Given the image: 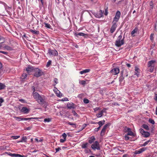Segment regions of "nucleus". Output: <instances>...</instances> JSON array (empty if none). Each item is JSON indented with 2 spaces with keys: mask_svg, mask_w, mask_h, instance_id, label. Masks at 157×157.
Masks as SVG:
<instances>
[{
  "mask_svg": "<svg viewBox=\"0 0 157 157\" xmlns=\"http://www.w3.org/2000/svg\"><path fill=\"white\" fill-rule=\"evenodd\" d=\"M79 83L82 85H85L86 83V81L84 80H80L79 81Z\"/></svg>",
  "mask_w": 157,
  "mask_h": 157,
  "instance_id": "37998d69",
  "label": "nucleus"
},
{
  "mask_svg": "<svg viewBox=\"0 0 157 157\" xmlns=\"http://www.w3.org/2000/svg\"><path fill=\"white\" fill-rule=\"evenodd\" d=\"M117 27V25L115 24H113L111 27L110 29V32L111 33H113Z\"/></svg>",
  "mask_w": 157,
  "mask_h": 157,
  "instance_id": "dca6fc26",
  "label": "nucleus"
},
{
  "mask_svg": "<svg viewBox=\"0 0 157 157\" xmlns=\"http://www.w3.org/2000/svg\"><path fill=\"white\" fill-rule=\"evenodd\" d=\"M22 77H23V78H25L27 77V75L25 73H23L22 75Z\"/></svg>",
  "mask_w": 157,
  "mask_h": 157,
  "instance_id": "bf43d9fd",
  "label": "nucleus"
},
{
  "mask_svg": "<svg viewBox=\"0 0 157 157\" xmlns=\"http://www.w3.org/2000/svg\"><path fill=\"white\" fill-rule=\"evenodd\" d=\"M126 66L128 67H131V65L130 64H129V63H127L126 64Z\"/></svg>",
  "mask_w": 157,
  "mask_h": 157,
  "instance_id": "774afa93",
  "label": "nucleus"
},
{
  "mask_svg": "<svg viewBox=\"0 0 157 157\" xmlns=\"http://www.w3.org/2000/svg\"><path fill=\"white\" fill-rule=\"evenodd\" d=\"M48 53L50 56L52 55L54 56H57L58 53L56 50H52L49 49L48 50Z\"/></svg>",
  "mask_w": 157,
  "mask_h": 157,
  "instance_id": "1a4fd4ad",
  "label": "nucleus"
},
{
  "mask_svg": "<svg viewBox=\"0 0 157 157\" xmlns=\"http://www.w3.org/2000/svg\"><path fill=\"white\" fill-rule=\"evenodd\" d=\"M121 74H122L121 76H120L119 78V81L120 82H121L123 81V80H124V78L123 76L122 72Z\"/></svg>",
  "mask_w": 157,
  "mask_h": 157,
  "instance_id": "e433bc0d",
  "label": "nucleus"
},
{
  "mask_svg": "<svg viewBox=\"0 0 157 157\" xmlns=\"http://www.w3.org/2000/svg\"><path fill=\"white\" fill-rule=\"evenodd\" d=\"M62 136L63 137V138L65 139H66V138L67 137V135L66 134V133H64L62 135Z\"/></svg>",
  "mask_w": 157,
  "mask_h": 157,
  "instance_id": "864d4df0",
  "label": "nucleus"
},
{
  "mask_svg": "<svg viewBox=\"0 0 157 157\" xmlns=\"http://www.w3.org/2000/svg\"><path fill=\"white\" fill-rule=\"evenodd\" d=\"M106 109H104L102 110L99 113L96 115V116L98 117H100L102 116L103 113L104 112H106Z\"/></svg>",
  "mask_w": 157,
  "mask_h": 157,
  "instance_id": "4468645a",
  "label": "nucleus"
},
{
  "mask_svg": "<svg viewBox=\"0 0 157 157\" xmlns=\"http://www.w3.org/2000/svg\"><path fill=\"white\" fill-rule=\"evenodd\" d=\"M21 111L24 113L26 114L29 113V110L26 107H23L21 110Z\"/></svg>",
  "mask_w": 157,
  "mask_h": 157,
  "instance_id": "2eb2a0df",
  "label": "nucleus"
},
{
  "mask_svg": "<svg viewBox=\"0 0 157 157\" xmlns=\"http://www.w3.org/2000/svg\"><path fill=\"white\" fill-rule=\"evenodd\" d=\"M5 84L2 83H0V90L4 89L6 87Z\"/></svg>",
  "mask_w": 157,
  "mask_h": 157,
  "instance_id": "cd10ccee",
  "label": "nucleus"
},
{
  "mask_svg": "<svg viewBox=\"0 0 157 157\" xmlns=\"http://www.w3.org/2000/svg\"><path fill=\"white\" fill-rule=\"evenodd\" d=\"M10 156L13 157H24V156L23 155H21L19 154H15V153H10L9 155Z\"/></svg>",
  "mask_w": 157,
  "mask_h": 157,
  "instance_id": "6ab92c4d",
  "label": "nucleus"
},
{
  "mask_svg": "<svg viewBox=\"0 0 157 157\" xmlns=\"http://www.w3.org/2000/svg\"><path fill=\"white\" fill-rule=\"evenodd\" d=\"M55 93L58 97H60L62 96V94L59 90H57Z\"/></svg>",
  "mask_w": 157,
  "mask_h": 157,
  "instance_id": "bb28decb",
  "label": "nucleus"
},
{
  "mask_svg": "<svg viewBox=\"0 0 157 157\" xmlns=\"http://www.w3.org/2000/svg\"><path fill=\"white\" fill-rule=\"evenodd\" d=\"M108 7H106V8L105 9V15H107L108 14Z\"/></svg>",
  "mask_w": 157,
  "mask_h": 157,
  "instance_id": "8fccbe9b",
  "label": "nucleus"
},
{
  "mask_svg": "<svg viewBox=\"0 0 157 157\" xmlns=\"http://www.w3.org/2000/svg\"><path fill=\"white\" fill-rule=\"evenodd\" d=\"M67 107L69 109H73L74 108V104L72 103H68L67 104Z\"/></svg>",
  "mask_w": 157,
  "mask_h": 157,
  "instance_id": "a211bd4d",
  "label": "nucleus"
},
{
  "mask_svg": "<svg viewBox=\"0 0 157 157\" xmlns=\"http://www.w3.org/2000/svg\"><path fill=\"white\" fill-rule=\"evenodd\" d=\"M155 96L154 97V99L155 100L157 101V94L156 92L154 93Z\"/></svg>",
  "mask_w": 157,
  "mask_h": 157,
  "instance_id": "3c124183",
  "label": "nucleus"
},
{
  "mask_svg": "<svg viewBox=\"0 0 157 157\" xmlns=\"http://www.w3.org/2000/svg\"><path fill=\"white\" fill-rule=\"evenodd\" d=\"M147 149L146 147H143L138 150H136L135 152V153L136 154H140L145 151Z\"/></svg>",
  "mask_w": 157,
  "mask_h": 157,
  "instance_id": "f8f14e48",
  "label": "nucleus"
},
{
  "mask_svg": "<svg viewBox=\"0 0 157 157\" xmlns=\"http://www.w3.org/2000/svg\"><path fill=\"white\" fill-rule=\"evenodd\" d=\"M33 96L40 105H43L46 103L45 96L44 95L41 96L38 93L36 92L33 94Z\"/></svg>",
  "mask_w": 157,
  "mask_h": 157,
  "instance_id": "f257e3e1",
  "label": "nucleus"
},
{
  "mask_svg": "<svg viewBox=\"0 0 157 157\" xmlns=\"http://www.w3.org/2000/svg\"><path fill=\"white\" fill-rule=\"evenodd\" d=\"M154 34L151 33L150 36V39L151 40H152L153 39Z\"/></svg>",
  "mask_w": 157,
  "mask_h": 157,
  "instance_id": "603ef678",
  "label": "nucleus"
},
{
  "mask_svg": "<svg viewBox=\"0 0 157 157\" xmlns=\"http://www.w3.org/2000/svg\"><path fill=\"white\" fill-rule=\"evenodd\" d=\"M142 127L147 130H148L149 129V128L147 124H144L142 125Z\"/></svg>",
  "mask_w": 157,
  "mask_h": 157,
  "instance_id": "7c9ffc66",
  "label": "nucleus"
},
{
  "mask_svg": "<svg viewBox=\"0 0 157 157\" xmlns=\"http://www.w3.org/2000/svg\"><path fill=\"white\" fill-rule=\"evenodd\" d=\"M67 124H69V125H71V126L75 125V124H74V123H73L69 122H68L67 123Z\"/></svg>",
  "mask_w": 157,
  "mask_h": 157,
  "instance_id": "4d7b16f0",
  "label": "nucleus"
},
{
  "mask_svg": "<svg viewBox=\"0 0 157 157\" xmlns=\"http://www.w3.org/2000/svg\"><path fill=\"white\" fill-rule=\"evenodd\" d=\"M138 31V29H137V27H136L133 30H132L131 32V34L132 36H134V35H133L136 33H137V32Z\"/></svg>",
  "mask_w": 157,
  "mask_h": 157,
  "instance_id": "a878e982",
  "label": "nucleus"
},
{
  "mask_svg": "<svg viewBox=\"0 0 157 157\" xmlns=\"http://www.w3.org/2000/svg\"><path fill=\"white\" fill-rule=\"evenodd\" d=\"M72 113L74 116L76 117H78V114L75 112V110H73Z\"/></svg>",
  "mask_w": 157,
  "mask_h": 157,
  "instance_id": "a18cd8bd",
  "label": "nucleus"
},
{
  "mask_svg": "<svg viewBox=\"0 0 157 157\" xmlns=\"http://www.w3.org/2000/svg\"><path fill=\"white\" fill-rule=\"evenodd\" d=\"M156 61L152 60L148 62L147 66L149 68V71L152 72L155 68Z\"/></svg>",
  "mask_w": 157,
  "mask_h": 157,
  "instance_id": "7ed1b4c3",
  "label": "nucleus"
},
{
  "mask_svg": "<svg viewBox=\"0 0 157 157\" xmlns=\"http://www.w3.org/2000/svg\"><path fill=\"white\" fill-rule=\"evenodd\" d=\"M62 100L63 101H68V99L67 98H65L62 99Z\"/></svg>",
  "mask_w": 157,
  "mask_h": 157,
  "instance_id": "69168bd1",
  "label": "nucleus"
},
{
  "mask_svg": "<svg viewBox=\"0 0 157 157\" xmlns=\"http://www.w3.org/2000/svg\"><path fill=\"white\" fill-rule=\"evenodd\" d=\"M27 138L26 136H23L22 137L21 140L20 141H18V142L20 143L24 142L25 143H26L27 142Z\"/></svg>",
  "mask_w": 157,
  "mask_h": 157,
  "instance_id": "aec40b11",
  "label": "nucleus"
},
{
  "mask_svg": "<svg viewBox=\"0 0 157 157\" xmlns=\"http://www.w3.org/2000/svg\"><path fill=\"white\" fill-rule=\"evenodd\" d=\"M44 24H45V27H46L48 29H50L51 28V26L49 24L44 23Z\"/></svg>",
  "mask_w": 157,
  "mask_h": 157,
  "instance_id": "58836bf2",
  "label": "nucleus"
},
{
  "mask_svg": "<svg viewBox=\"0 0 157 157\" xmlns=\"http://www.w3.org/2000/svg\"><path fill=\"white\" fill-rule=\"evenodd\" d=\"M127 135H125L124 136V139L125 140H128L130 138Z\"/></svg>",
  "mask_w": 157,
  "mask_h": 157,
  "instance_id": "c03bdc74",
  "label": "nucleus"
},
{
  "mask_svg": "<svg viewBox=\"0 0 157 157\" xmlns=\"http://www.w3.org/2000/svg\"><path fill=\"white\" fill-rule=\"evenodd\" d=\"M153 3L152 1H151L150 2V7L151 9H152L153 8Z\"/></svg>",
  "mask_w": 157,
  "mask_h": 157,
  "instance_id": "a19ab883",
  "label": "nucleus"
},
{
  "mask_svg": "<svg viewBox=\"0 0 157 157\" xmlns=\"http://www.w3.org/2000/svg\"><path fill=\"white\" fill-rule=\"evenodd\" d=\"M66 140V139H60V142L61 143H63Z\"/></svg>",
  "mask_w": 157,
  "mask_h": 157,
  "instance_id": "e2e57ef3",
  "label": "nucleus"
},
{
  "mask_svg": "<svg viewBox=\"0 0 157 157\" xmlns=\"http://www.w3.org/2000/svg\"><path fill=\"white\" fill-rule=\"evenodd\" d=\"M120 15H121V13H120V12L119 11H118L116 13L115 17L120 18Z\"/></svg>",
  "mask_w": 157,
  "mask_h": 157,
  "instance_id": "c9c22d12",
  "label": "nucleus"
},
{
  "mask_svg": "<svg viewBox=\"0 0 157 157\" xmlns=\"http://www.w3.org/2000/svg\"><path fill=\"white\" fill-rule=\"evenodd\" d=\"M100 128L101 127H99L98 128H95V129H94V131L95 132H97L99 130V129H100Z\"/></svg>",
  "mask_w": 157,
  "mask_h": 157,
  "instance_id": "052dcab7",
  "label": "nucleus"
},
{
  "mask_svg": "<svg viewBox=\"0 0 157 157\" xmlns=\"http://www.w3.org/2000/svg\"><path fill=\"white\" fill-rule=\"evenodd\" d=\"M105 122V121L103 120L102 121H99L98 122L95 123V124H98L99 125V127H101L104 124Z\"/></svg>",
  "mask_w": 157,
  "mask_h": 157,
  "instance_id": "5701e85b",
  "label": "nucleus"
},
{
  "mask_svg": "<svg viewBox=\"0 0 157 157\" xmlns=\"http://www.w3.org/2000/svg\"><path fill=\"white\" fill-rule=\"evenodd\" d=\"M127 135L130 136H135L133 132L131 131V130H129V131L128 132Z\"/></svg>",
  "mask_w": 157,
  "mask_h": 157,
  "instance_id": "c756f323",
  "label": "nucleus"
},
{
  "mask_svg": "<svg viewBox=\"0 0 157 157\" xmlns=\"http://www.w3.org/2000/svg\"><path fill=\"white\" fill-rule=\"evenodd\" d=\"M52 63V61L50 60H49L47 63L46 67H48Z\"/></svg>",
  "mask_w": 157,
  "mask_h": 157,
  "instance_id": "ea45409f",
  "label": "nucleus"
},
{
  "mask_svg": "<svg viewBox=\"0 0 157 157\" xmlns=\"http://www.w3.org/2000/svg\"><path fill=\"white\" fill-rule=\"evenodd\" d=\"M0 52L5 55H7L8 54L7 52L3 51H0Z\"/></svg>",
  "mask_w": 157,
  "mask_h": 157,
  "instance_id": "0e129e2a",
  "label": "nucleus"
},
{
  "mask_svg": "<svg viewBox=\"0 0 157 157\" xmlns=\"http://www.w3.org/2000/svg\"><path fill=\"white\" fill-rule=\"evenodd\" d=\"M120 72V70L118 68L116 67L112 69L110 71V73L113 75H115L118 74Z\"/></svg>",
  "mask_w": 157,
  "mask_h": 157,
  "instance_id": "9d476101",
  "label": "nucleus"
},
{
  "mask_svg": "<svg viewBox=\"0 0 157 157\" xmlns=\"http://www.w3.org/2000/svg\"><path fill=\"white\" fill-rule=\"evenodd\" d=\"M95 140V138L93 136H92L89 138L88 142L90 144H91L92 143L94 142Z\"/></svg>",
  "mask_w": 157,
  "mask_h": 157,
  "instance_id": "f3484780",
  "label": "nucleus"
},
{
  "mask_svg": "<svg viewBox=\"0 0 157 157\" xmlns=\"http://www.w3.org/2000/svg\"><path fill=\"white\" fill-rule=\"evenodd\" d=\"M110 125L109 123L105 124L103 127L101 132L100 135L101 136H103L104 135L105 132V130Z\"/></svg>",
  "mask_w": 157,
  "mask_h": 157,
  "instance_id": "9b49d317",
  "label": "nucleus"
},
{
  "mask_svg": "<svg viewBox=\"0 0 157 157\" xmlns=\"http://www.w3.org/2000/svg\"><path fill=\"white\" fill-rule=\"evenodd\" d=\"M151 141L150 140H149L147 141H146L145 143H144L143 144H142L141 146H146L148 143L150 142H151Z\"/></svg>",
  "mask_w": 157,
  "mask_h": 157,
  "instance_id": "72a5a7b5",
  "label": "nucleus"
},
{
  "mask_svg": "<svg viewBox=\"0 0 157 157\" xmlns=\"http://www.w3.org/2000/svg\"><path fill=\"white\" fill-rule=\"evenodd\" d=\"M90 69H86L83 71H80L79 73L81 74H83L85 73H88L90 71Z\"/></svg>",
  "mask_w": 157,
  "mask_h": 157,
  "instance_id": "4be33fe9",
  "label": "nucleus"
},
{
  "mask_svg": "<svg viewBox=\"0 0 157 157\" xmlns=\"http://www.w3.org/2000/svg\"><path fill=\"white\" fill-rule=\"evenodd\" d=\"M88 145V143H86L85 144H83L82 145V148H86L87 147Z\"/></svg>",
  "mask_w": 157,
  "mask_h": 157,
  "instance_id": "f704fd0d",
  "label": "nucleus"
},
{
  "mask_svg": "<svg viewBox=\"0 0 157 157\" xmlns=\"http://www.w3.org/2000/svg\"><path fill=\"white\" fill-rule=\"evenodd\" d=\"M140 70L139 68L137 67H135L134 72V75H136L137 77L139 76L140 74Z\"/></svg>",
  "mask_w": 157,
  "mask_h": 157,
  "instance_id": "ddd939ff",
  "label": "nucleus"
},
{
  "mask_svg": "<svg viewBox=\"0 0 157 157\" xmlns=\"http://www.w3.org/2000/svg\"><path fill=\"white\" fill-rule=\"evenodd\" d=\"M103 13L101 10H100L97 13L96 17L98 18L101 17L102 16Z\"/></svg>",
  "mask_w": 157,
  "mask_h": 157,
  "instance_id": "412c9836",
  "label": "nucleus"
},
{
  "mask_svg": "<svg viewBox=\"0 0 157 157\" xmlns=\"http://www.w3.org/2000/svg\"><path fill=\"white\" fill-rule=\"evenodd\" d=\"M120 18L115 17L114 18L113 21L112 22V23L113 24H115L116 25H117V23L118 22V21L119 19Z\"/></svg>",
  "mask_w": 157,
  "mask_h": 157,
  "instance_id": "b1692460",
  "label": "nucleus"
},
{
  "mask_svg": "<svg viewBox=\"0 0 157 157\" xmlns=\"http://www.w3.org/2000/svg\"><path fill=\"white\" fill-rule=\"evenodd\" d=\"M83 102L87 104L89 103V101L87 99L85 98L83 100Z\"/></svg>",
  "mask_w": 157,
  "mask_h": 157,
  "instance_id": "49530a36",
  "label": "nucleus"
},
{
  "mask_svg": "<svg viewBox=\"0 0 157 157\" xmlns=\"http://www.w3.org/2000/svg\"><path fill=\"white\" fill-rule=\"evenodd\" d=\"M91 147L94 150H100V145L99 143L97 141H96L92 144L91 146Z\"/></svg>",
  "mask_w": 157,
  "mask_h": 157,
  "instance_id": "39448f33",
  "label": "nucleus"
},
{
  "mask_svg": "<svg viewBox=\"0 0 157 157\" xmlns=\"http://www.w3.org/2000/svg\"><path fill=\"white\" fill-rule=\"evenodd\" d=\"M139 131L142 136L144 137H148L150 135V133L149 132H147L145 131L142 128L140 129Z\"/></svg>",
  "mask_w": 157,
  "mask_h": 157,
  "instance_id": "423d86ee",
  "label": "nucleus"
},
{
  "mask_svg": "<svg viewBox=\"0 0 157 157\" xmlns=\"http://www.w3.org/2000/svg\"><path fill=\"white\" fill-rule=\"evenodd\" d=\"M14 118L15 119L17 120L20 121L22 120H24V121H27L30 120H31L33 119H36V118H33V117H31V118H21L20 117H14Z\"/></svg>",
  "mask_w": 157,
  "mask_h": 157,
  "instance_id": "6e6552de",
  "label": "nucleus"
},
{
  "mask_svg": "<svg viewBox=\"0 0 157 157\" xmlns=\"http://www.w3.org/2000/svg\"><path fill=\"white\" fill-rule=\"evenodd\" d=\"M5 41V40L3 37L0 35V44L3 43Z\"/></svg>",
  "mask_w": 157,
  "mask_h": 157,
  "instance_id": "c85d7f7f",
  "label": "nucleus"
},
{
  "mask_svg": "<svg viewBox=\"0 0 157 157\" xmlns=\"http://www.w3.org/2000/svg\"><path fill=\"white\" fill-rule=\"evenodd\" d=\"M75 35L76 36L78 37V36H84L85 35V34L82 33H79L78 34L75 33Z\"/></svg>",
  "mask_w": 157,
  "mask_h": 157,
  "instance_id": "2f4dec72",
  "label": "nucleus"
},
{
  "mask_svg": "<svg viewBox=\"0 0 157 157\" xmlns=\"http://www.w3.org/2000/svg\"><path fill=\"white\" fill-rule=\"evenodd\" d=\"M35 69L34 67L29 66L26 68V71L29 74L31 75L32 74V72H34Z\"/></svg>",
  "mask_w": 157,
  "mask_h": 157,
  "instance_id": "0eeeda50",
  "label": "nucleus"
},
{
  "mask_svg": "<svg viewBox=\"0 0 157 157\" xmlns=\"http://www.w3.org/2000/svg\"><path fill=\"white\" fill-rule=\"evenodd\" d=\"M19 136H12V138L14 140H16L20 137Z\"/></svg>",
  "mask_w": 157,
  "mask_h": 157,
  "instance_id": "09e8293b",
  "label": "nucleus"
},
{
  "mask_svg": "<svg viewBox=\"0 0 157 157\" xmlns=\"http://www.w3.org/2000/svg\"><path fill=\"white\" fill-rule=\"evenodd\" d=\"M148 121L150 123H151L152 124H154L155 123V121H154V120L151 118H149V119Z\"/></svg>",
  "mask_w": 157,
  "mask_h": 157,
  "instance_id": "79ce46f5",
  "label": "nucleus"
},
{
  "mask_svg": "<svg viewBox=\"0 0 157 157\" xmlns=\"http://www.w3.org/2000/svg\"><path fill=\"white\" fill-rule=\"evenodd\" d=\"M31 128H32L30 127H29L26 128L25 129L26 130H29L31 129Z\"/></svg>",
  "mask_w": 157,
  "mask_h": 157,
  "instance_id": "338daca9",
  "label": "nucleus"
},
{
  "mask_svg": "<svg viewBox=\"0 0 157 157\" xmlns=\"http://www.w3.org/2000/svg\"><path fill=\"white\" fill-rule=\"evenodd\" d=\"M51 119L49 118H45L44 119V121L45 122H49L51 121Z\"/></svg>",
  "mask_w": 157,
  "mask_h": 157,
  "instance_id": "de8ad7c7",
  "label": "nucleus"
},
{
  "mask_svg": "<svg viewBox=\"0 0 157 157\" xmlns=\"http://www.w3.org/2000/svg\"><path fill=\"white\" fill-rule=\"evenodd\" d=\"M54 81L56 84L58 83V79L57 78H55L54 79Z\"/></svg>",
  "mask_w": 157,
  "mask_h": 157,
  "instance_id": "680f3d73",
  "label": "nucleus"
},
{
  "mask_svg": "<svg viewBox=\"0 0 157 157\" xmlns=\"http://www.w3.org/2000/svg\"><path fill=\"white\" fill-rule=\"evenodd\" d=\"M34 72V76L36 77H39L43 74V72L38 68H35Z\"/></svg>",
  "mask_w": 157,
  "mask_h": 157,
  "instance_id": "20e7f679",
  "label": "nucleus"
},
{
  "mask_svg": "<svg viewBox=\"0 0 157 157\" xmlns=\"http://www.w3.org/2000/svg\"><path fill=\"white\" fill-rule=\"evenodd\" d=\"M4 101V100L2 98H0V106L2 105L1 103Z\"/></svg>",
  "mask_w": 157,
  "mask_h": 157,
  "instance_id": "6e6d98bb",
  "label": "nucleus"
},
{
  "mask_svg": "<svg viewBox=\"0 0 157 157\" xmlns=\"http://www.w3.org/2000/svg\"><path fill=\"white\" fill-rule=\"evenodd\" d=\"M131 129L127 127H125L124 129V132H128L129 130H131Z\"/></svg>",
  "mask_w": 157,
  "mask_h": 157,
  "instance_id": "4c0bfd02",
  "label": "nucleus"
},
{
  "mask_svg": "<svg viewBox=\"0 0 157 157\" xmlns=\"http://www.w3.org/2000/svg\"><path fill=\"white\" fill-rule=\"evenodd\" d=\"M55 150L56 151V153L59 151L60 150H61V149L60 147H59L58 148H56Z\"/></svg>",
  "mask_w": 157,
  "mask_h": 157,
  "instance_id": "13d9d810",
  "label": "nucleus"
},
{
  "mask_svg": "<svg viewBox=\"0 0 157 157\" xmlns=\"http://www.w3.org/2000/svg\"><path fill=\"white\" fill-rule=\"evenodd\" d=\"M30 31L33 34L35 35H38L39 34V31H36L35 30H30Z\"/></svg>",
  "mask_w": 157,
  "mask_h": 157,
  "instance_id": "393cba45",
  "label": "nucleus"
},
{
  "mask_svg": "<svg viewBox=\"0 0 157 157\" xmlns=\"http://www.w3.org/2000/svg\"><path fill=\"white\" fill-rule=\"evenodd\" d=\"M122 36L119 35L117 37L115 42V45L117 47H121L124 44V38L121 39Z\"/></svg>",
  "mask_w": 157,
  "mask_h": 157,
  "instance_id": "f03ea898",
  "label": "nucleus"
},
{
  "mask_svg": "<svg viewBox=\"0 0 157 157\" xmlns=\"http://www.w3.org/2000/svg\"><path fill=\"white\" fill-rule=\"evenodd\" d=\"M35 140L37 142H41L43 141V140L40 139L39 140L37 138H35Z\"/></svg>",
  "mask_w": 157,
  "mask_h": 157,
  "instance_id": "5fc2aeb1",
  "label": "nucleus"
},
{
  "mask_svg": "<svg viewBox=\"0 0 157 157\" xmlns=\"http://www.w3.org/2000/svg\"><path fill=\"white\" fill-rule=\"evenodd\" d=\"M4 48L8 50H12V48L11 47H10L8 45H6L4 47Z\"/></svg>",
  "mask_w": 157,
  "mask_h": 157,
  "instance_id": "473e14b6",
  "label": "nucleus"
}]
</instances>
